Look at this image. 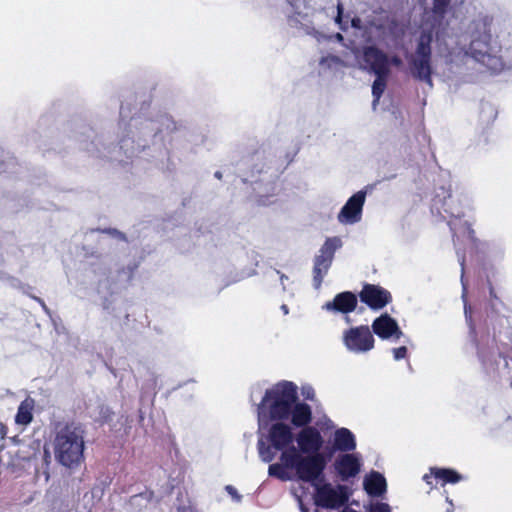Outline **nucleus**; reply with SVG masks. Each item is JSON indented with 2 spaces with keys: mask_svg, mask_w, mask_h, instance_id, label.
I'll return each mask as SVG.
<instances>
[{
  "mask_svg": "<svg viewBox=\"0 0 512 512\" xmlns=\"http://www.w3.org/2000/svg\"><path fill=\"white\" fill-rule=\"evenodd\" d=\"M289 419L291 424L296 428L302 429L310 426L313 419L311 406L305 402H299L297 400L291 408Z\"/></svg>",
  "mask_w": 512,
  "mask_h": 512,
  "instance_id": "nucleus-17",
  "label": "nucleus"
},
{
  "mask_svg": "<svg viewBox=\"0 0 512 512\" xmlns=\"http://www.w3.org/2000/svg\"><path fill=\"white\" fill-rule=\"evenodd\" d=\"M226 491L234 498L236 499L237 501H240L241 500V496L238 494L237 490L235 487H233L232 485H227L226 486Z\"/></svg>",
  "mask_w": 512,
  "mask_h": 512,
  "instance_id": "nucleus-30",
  "label": "nucleus"
},
{
  "mask_svg": "<svg viewBox=\"0 0 512 512\" xmlns=\"http://www.w3.org/2000/svg\"><path fill=\"white\" fill-rule=\"evenodd\" d=\"M369 512H391V510L388 504L377 502L371 505Z\"/></svg>",
  "mask_w": 512,
  "mask_h": 512,
  "instance_id": "nucleus-28",
  "label": "nucleus"
},
{
  "mask_svg": "<svg viewBox=\"0 0 512 512\" xmlns=\"http://www.w3.org/2000/svg\"><path fill=\"white\" fill-rule=\"evenodd\" d=\"M33 299H35L45 310H48L45 302L43 299L39 298V297H36L34 296Z\"/></svg>",
  "mask_w": 512,
  "mask_h": 512,
  "instance_id": "nucleus-34",
  "label": "nucleus"
},
{
  "mask_svg": "<svg viewBox=\"0 0 512 512\" xmlns=\"http://www.w3.org/2000/svg\"><path fill=\"white\" fill-rule=\"evenodd\" d=\"M393 356L395 360L404 359L407 356V348L406 346H400L398 348L393 349Z\"/></svg>",
  "mask_w": 512,
  "mask_h": 512,
  "instance_id": "nucleus-29",
  "label": "nucleus"
},
{
  "mask_svg": "<svg viewBox=\"0 0 512 512\" xmlns=\"http://www.w3.org/2000/svg\"><path fill=\"white\" fill-rule=\"evenodd\" d=\"M441 208L445 214L451 218L460 219L464 216V211L461 207L454 205V199L451 193L444 197Z\"/></svg>",
  "mask_w": 512,
  "mask_h": 512,
  "instance_id": "nucleus-23",
  "label": "nucleus"
},
{
  "mask_svg": "<svg viewBox=\"0 0 512 512\" xmlns=\"http://www.w3.org/2000/svg\"><path fill=\"white\" fill-rule=\"evenodd\" d=\"M478 49H484L483 45L478 46Z\"/></svg>",
  "mask_w": 512,
  "mask_h": 512,
  "instance_id": "nucleus-39",
  "label": "nucleus"
},
{
  "mask_svg": "<svg viewBox=\"0 0 512 512\" xmlns=\"http://www.w3.org/2000/svg\"><path fill=\"white\" fill-rule=\"evenodd\" d=\"M215 177L218 179H221L222 178L221 172H219V171L215 172Z\"/></svg>",
  "mask_w": 512,
  "mask_h": 512,
  "instance_id": "nucleus-36",
  "label": "nucleus"
},
{
  "mask_svg": "<svg viewBox=\"0 0 512 512\" xmlns=\"http://www.w3.org/2000/svg\"><path fill=\"white\" fill-rule=\"evenodd\" d=\"M450 4V0H433V11L435 14L444 15Z\"/></svg>",
  "mask_w": 512,
  "mask_h": 512,
  "instance_id": "nucleus-27",
  "label": "nucleus"
},
{
  "mask_svg": "<svg viewBox=\"0 0 512 512\" xmlns=\"http://www.w3.org/2000/svg\"><path fill=\"white\" fill-rule=\"evenodd\" d=\"M297 400V386L293 382L282 381L266 390L261 403L258 405V413L261 414L264 409H267L271 420H288L291 408Z\"/></svg>",
  "mask_w": 512,
  "mask_h": 512,
  "instance_id": "nucleus-2",
  "label": "nucleus"
},
{
  "mask_svg": "<svg viewBox=\"0 0 512 512\" xmlns=\"http://www.w3.org/2000/svg\"><path fill=\"white\" fill-rule=\"evenodd\" d=\"M361 466L360 458L353 453L340 454L334 462L335 471L342 481L356 477L361 471Z\"/></svg>",
  "mask_w": 512,
  "mask_h": 512,
  "instance_id": "nucleus-12",
  "label": "nucleus"
},
{
  "mask_svg": "<svg viewBox=\"0 0 512 512\" xmlns=\"http://www.w3.org/2000/svg\"><path fill=\"white\" fill-rule=\"evenodd\" d=\"M376 79L372 84V95H373V104H378L380 98L382 97L385 88L388 74H375Z\"/></svg>",
  "mask_w": 512,
  "mask_h": 512,
  "instance_id": "nucleus-24",
  "label": "nucleus"
},
{
  "mask_svg": "<svg viewBox=\"0 0 512 512\" xmlns=\"http://www.w3.org/2000/svg\"><path fill=\"white\" fill-rule=\"evenodd\" d=\"M268 473L270 476L276 477L280 480L288 479L286 467L282 463L271 464L268 468Z\"/></svg>",
  "mask_w": 512,
  "mask_h": 512,
  "instance_id": "nucleus-25",
  "label": "nucleus"
},
{
  "mask_svg": "<svg viewBox=\"0 0 512 512\" xmlns=\"http://www.w3.org/2000/svg\"><path fill=\"white\" fill-rule=\"evenodd\" d=\"M461 265H462V270H464V259L462 260Z\"/></svg>",
  "mask_w": 512,
  "mask_h": 512,
  "instance_id": "nucleus-38",
  "label": "nucleus"
},
{
  "mask_svg": "<svg viewBox=\"0 0 512 512\" xmlns=\"http://www.w3.org/2000/svg\"><path fill=\"white\" fill-rule=\"evenodd\" d=\"M316 504L322 508L334 509L341 507L348 501L347 487L338 485L333 488L331 484L325 483L316 488Z\"/></svg>",
  "mask_w": 512,
  "mask_h": 512,
  "instance_id": "nucleus-8",
  "label": "nucleus"
},
{
  "mask_svg": "<svg viewBox=\"0 0 512 512\" xmlns=\"http://www.w3.org/2000/svg\"><path fill=\"white\" fill-rule=\"evenodd\" d=\"M363 61L374 74H389L388 56L376 46L363 48Z\"/></svg>",
  "mask_w": 512,
  "mask_h": 512,
  "instance_id": "nucleus-13",
  "label": "nucleus"
},
{
  "mask_svg": "<svg viewBox=\"0 0 512 512\" xmlns=\"http://www.w3.org/2000/svg\"><path fill=\"white\" fill-rule=\"evenodd\" d=\"M489 294H490L491 298H495V299L498 298L495 293L494 287L492 286V284L490 282H489Z\"/></svg>",
  "mask_w": 512,
  "mask_h": 512,
  "instance_id": "nucleus-33",
  "label": "nucleus"
},
{
  "mask_svg": "<svg viewBox=\"0 0 512 512\" xmlns=\"http://www.w3.org/2000/svg\"><path fill=\"white\" fill-rule=\"evenodd\" d=\"M280 460L286 468L296 469L300 458L302 457L301 452L295 446L290 445L284 450H281Z\"/></svg>",
  "mask_w": 512,
  "mask_h": 512,
  "instance_id": "nucleus-22",
  "label": "nucleus"
},
{
  "mask_svg": "<svg viewBox=\"0 0 512 512\" xmlns=\"http://www.w3.org/2000/svg\"><path fill=\"white\" fill-rule=\"evenodd\" d=\"M259 454L263 461L271 462L274 458V453L271 451L270 447H265L264 442L260 441L258 443Z\"/></svg>",
  "mask_w": 512,
  "mask_h": 512,
  "instance_id": "nucleus-26",
  "label": "nucleus"
},
{
  "mask_svg": "<svg viewBox=\"0 0 512 512\" xmlns=\"http://www.w3.org/2000/svg\"><path fill=\"white\" fill-rule=\"evenodd\" d=\"M337 10H338V13H337V18H336V20H337V21H340V19H341V17H342V13H343V7H342L341 3H339V4L337 5Z\"/></svg>",
  "mask_w": 512,
  "mask_h": 512,
  "instance_id": "nucleus-32",
  "label": "nucleus"
},
{
  "mask_svg": "<svg viewBox=\"0 0 512 512\" xmlns=\"http://www.w3.org/2000/svg\"><path fill=\"white\" fill-rule=\"evenodd\" d=\"M491 35L484 34L473 39L470 43V54L479 63L483 64L492 73L501 72L505 63L501 56L492 53L490 45Z\"/></svg>",
  "mask_w": 512,
  "mask_h": 512,
  "instance_id": "nucleus-4",
  "label": "nucleus"
},
{
  "mask_svg": "<svg viewBox=\"0 0 512 512\" xmlns=\"http://www.w3.org/2000/svg\"><path fill=\"white\" fill-rule=\"evenodd\" d=\"M366 199V192L360 190L353 194L342 207L338 214V220L344 224H354L360 221Z\"/></svg>",
  "mask_w": 512,
  "mask_h": 512,
  "instance_id": "nucleus-11",
  "label": "nucleus"
},
{
  "mask_svg": "<svg viewBox=\"0 0 512 512\" xmlns=\"http://www.w3.org/2000/svg\"><path fill=\"white\" fill-rule=\"evenodd\" d=\"M85 427L74 420L56 425L53 441L57 462L67 468H77L84 461Z\"/></svg>",
  "mask_w": 512,
  "mask_h": 512,
  "instance_id": "nucleus-1",
  "label": "nucleus"
},
{
  "mask_svg": "<svg viewBox=\"0 0 512 512\" xmlns=\"http://www.w3.org/2000/svg\"><path fill=\"white\" fill-rule=\"evenodd\" d=\"M363 486L368 495L380 497L386 492L387 484L385 477L376 471H372L364 478Z\"/></svg>",
  "mask_w": 512,
  "mask_h": 512,
  "instance_id": "nucleus-19",
  "label": "nucleus"
},
{
  "mask_svg": "<svg viewBox=\"0 0 512 512\" xmlns=\"http://www.w3.org/2000/svg\"><path fill=\"white\" fill-rule=\"evenodd\" d=\"M334 447L342 452H349L356 449L354 434L347 428H339L334 433Z\"/></svg>",
  "mask_w": 512,
  "mask_h": 512,
  "instance_id": "nucleus-20",
  "label": "nucleus"
},
{
  "mask_svg": "<svg viewBox=\"0 0 512 512\" xmlns=\"http://www.w3.org/2000/svg\"><path fill=\"white\" fill-rule=\"evenodd\" d=\"M372 330L381 339H389L391 337L399 339L403 335L397 321L387 313L374 319Z\"/></svg>",
  "mask_w": 512,
  "mask_h": 512,
  "instance_id": "nucleus-15",
  "label": "nucleus"
},
{
  "mask_svg": "<svg viewBox=\"0 0 512 512\" xmlns=\"http://www.w3.org/2000/svg\"><path fill=\"white\" fill-rule=\"evenodd\" d=\"M33 400H24L20 403L16 416L15 422L19 425H28L33 420Z\"/></svg>",
  "mask_w": 512,
  "mask_h": 512,
  "instance_id": "nucleus-21",
  "label": "nucleus"
},
{
  "mask_svg": "<svg viewBox=\"0 0 512 512\" xmlns=\"http://www.w3.org/2000/svg\"><path fill=\"white\" fill-rule=\"evenodd\" d=\"M301 453L313 455L320 453L324 440L320 431L313 426L302 428L295 438Z\"/></svg>",
  "mask_w": 512,
  "mask_h": 512,
  "instance_id": "nucleus-10",
  "label": "nucleus"
},
{
  "mask_svg": "<svg viewBox=\"0 0 512 512\" xmlns=\"http://www.w3.org/2000/svg\"><path fill=\"white\" fill-rule=\"evenodd\" d=\"M268 439L272 447L276 450H284L292 445L294 435L291 427L283 421H277L270 426Z\"/></svg>",
  "mask_w": 512,
  "mask_h": 512,
  "instance_id": "nucleus-14",
  "label": "nucleus"
},
{
  "mask_svg": "<svg viewBox=\"0 0 512 512\" xmlns=\"http://www.w3.org/2000/svg\"><path fill=\"white\" fill-rule=\"evenodd\" d=\"M357 303V296L354 293L344 291L335 295L332 301L327 302L324 305V308L329 311L348 314L356 309Z\"/></svg>",
  "mask_w": 512,
  "mask_h": 512,
  "instance_id": "nucleus-16",
  "label": "nucleus"
},
{
  "mask_svg": "<svg viewBox=\"0 0 512 512\" xmlns=\"http://www.w3.org/2000/svg\"><path fill=\"white\" fill-rule=\"evenodd\" d=\"M432 478L440 481L444 486L447 483L455 484L462 480V475L450 468H431L430 474H425L423 479L428 485H432Z\"/></svg>",
  "mask_w": 512,
  "mask_h": 512,
  "instance_id": "nucleus-18",
  "label": "nucleus"
},
{
  "mask_svg": "<svg viewBox=\"0 0 512 512\" xmlns=\"http://www.w3.org/2000/svg\"><path fill=\"white\" fill-rule=\"evenodd\" d=\"M341 246L342 241L339 237H329L320 248L319 254L315 256L313 265V285L316 289L321 287L323 279L332 265L335 252Z\"/></svg>",
  "mask_w": 512,
  "mask_h": 512,
  "instance_id": "nucleus-5",
  "label": "nucleus"
},
{
  "mask_svg": "<svg viewBox=\"0 0 512 512\" xmlns=\"http://www.w3.org/2000/svg\"><path fill=\"white\" fill-rule=\"evenodd\" d=\"M343 342L348 350L364 353L374 348L375 339L367 325H360L346 330Z\"/></svg>",
  "mask_w": 512,
  "mask_h": 512,
  "instance_id": "nucleus-7",
  "label": "nucleus"
},
{
  "mask_svg": "<svg viewBox=\"0 0 512 512\" xmlns=\"http://www.w3.org/2000/svg\"><path fill=\"white\" fill-rule=\"evenodd\" d=\"M432 42V30L422 31L418 39L415 57L410 60L412 76L419 81L425 82L430 87L433 86L431 67Z\"/></svg>",
  "mask_w": 512,
  "mask_h": 512,
  "instance_id": "nucleus-3",
  "label": "nucleus"
},
{
  "mask_svg": "<svg viewBox=\"0 0 512 512\" xmlns=\"http://www.w3.org/2000/svg\"><path fill=\"white\" fill-rule=\"evenodd\" d=\"M326 464L327 461L323 453L302 455L295 471L298 478L304 482L323 481Z\"/></svg>",
  "mask_w": 512,
  "mask_h": 512,
  "instance_id": "nucleus-6",
  "label": "nucleus"
},
{
  "mask_svg": "<svg viewBox=\"0 0 512 512\" xmlns=\"http://www.w3.org/2000/svg\"><path fill=\"white\" fill-rule=\"evenodd\" d=\"M313 397H314V392L313 391L312 392H308L307 394H305V398L306 399L312 400Z\"/></svg>",
  "mask_w": 512,
  "mask_h": 512,
  "instance_id": "nucleus-35",
  "label": "nucleus"
},
{
  "mask_svg": "<svg viewBox=\"0 0 512 512\" xmlns=\"http://www.w3.org/2000/svg\"><path fill=\"white\" fill-rule=\"evenodd\" d=\"M446 502H447V507H446V512H453L454 511V504L452 502V500H450V498L448 496H446Z\"/></svg>",
  "mask_w": 512,
  "mask_h": 512,
  "instance_id": "nucleus-31",
  "label": "nucleus"
},
{
  "mask_svg": "<svg viewBox=\"0 0 512 512\" xmlns=\"http://www.w3.org/2000/svg\"><path fill=\"white\" fill-rule=\"evenodd\" d=\"M359 298L372 310H380L392 301V295L388 290L370 283L363 284Z\"/></svg>",
  "mask_w": 512,
  "mask_h": 512,
  "instance_id": "nucleus-9",
  "label": "nucleus"
},
{
  "mask_svg": "<svg viewBox=\"0 0 512 512\" xmlns=\"http://www.w3.org/2000/svg\"><path fill=\"white\" fill-rule=\"evenodd\" d=\"M393 62H394V63H396V64H398V63L400 62V60H399V58L395 57V58L393 59Z\"/></svg>",
  "mask_w": 512,
  "mask_h": 512,
  "instance_id": "nucleus-37",
  "label": "nucleus"
}]
</instances>
